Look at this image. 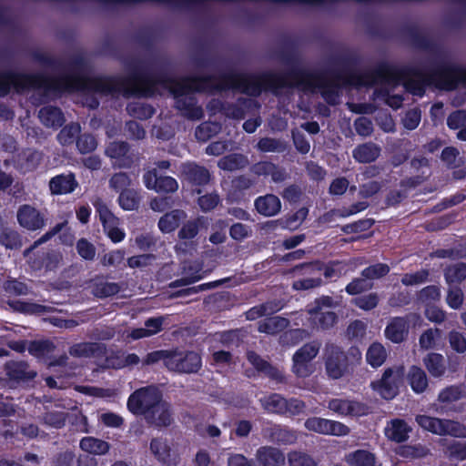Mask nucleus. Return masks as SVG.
<instances>
[{
  "label": "nucleus",
  "instance_id": "nucleus-1",
  "mask_svg": "<svg viewBox=\"0 0 466 466\" xmlns=\"http://www.w3.org/2000/svg\"><path fill=\"white\" fill-rule=\"evenodd\" d=\"M162 85L173 94L176 107L189 119L198 120L203 110L196 104L195 91L211 89H236L250 96H258L268 86L267 76H253L230 73L214 83L210 78L186 77L176 80H158L149 76H136L119 85L116 81L106 77H86L82 76H65L57 79H48L42 76L14 74V88L23 91L30 87H44L56 92L82 90L107 94L123 90L127 95L150 96L158 92Z\"/></svg>",
  "mask_w": 466,
  "mask_h": 466
},
{
  "label": "nucleus",
  "instance_id": "nucleus-2",
  "mask_svg": "<svg viewBox=\"0 0 466 466\" xmlns=\"http://www.w3.org/2000/svg\"><path fill=\"white\" fill-rule=\"evenodd\" d=\"M461 76L459 67L451 64L438 66L432 72H425L420 68H397L386 66L370 79H361L359 85H372L377 81L388 84H402L405 88L415 96H421L426 86H435L441 89H452Z\"/></svg>",
  "mask_w": 466,
  "mask_h": 466
},
{
  "label": "nucleus",
  "instance_id": "nucleus-3",
  "mask_svg": "<svg viewBox=\"0 0 466 466\" xmlns=\"http://www.w3.org/2000/svg\"><path fill=\"white\" fill-rule=\"evenodd\" d=\"M322 361L325 374L330 380H339L348 375L351 363L342 347L333 342H327L322 350Z\"/></svg>",
  "mask_w": 466,
  "mask_h": 466
},
{
  "label": "nucleus",
  "instance_id": "nucleus-4",
  "mask_svg": "<svg viewBox=\"0 0 466 466\" xmlns=\"http://www.w3.org/2000/svg\"><path fill=\"white\" fill-rule=\"evenodd\" d=\"M405 369L403 366H396L385 370L381 379L371 383V387L382 398L393 399L399 391V387L403 381Z\"/></svg>",
  "mask_w": 466,
  "mask_h": 466
},
{
  "label": "nucleus",
  "instance_id": "nucleus-5",
  "mask_svg": "<svg viewBox=\"0 0 466 466\" xmlns=\"http://www.w3.org/2000/svg\"><path fill=\"white\" fill-rule=\"evenodd\" d=\"M161 400V393L156 387H144L137 390L129 396L127 408L134 414L145 416L147 412Z\"/></svg>",
  "mask_w": 466,
  "mask_h": 466
},
{
  "label": "nucleus",
  "instance_id": "nucleus-6",
  "mask_svg": "<svg viewBox=\"0 0 466 466\" xmlns=\"http://www.w3.org/2000/svg\"><path fill=\"white\" fill-rule=\"evenodd\" d=\"M93 205L98 214L105 234L112 242H121L125 238L126 233L123 229L119 228V218L112 213L102 199H96Z\"/></svg>",
  "mask_w": 466,
  "mask_h": 466
},
{
  "label": "nucleus",
  "instance_id": "nucleus-7",
  "mask_svg": "<svg viewBox=\"0 0 466 466\" xmlns=\"http://www.w3.org/2000/svg\"><path fill=\"white\" fill-rule=\"evenodd\" d=\"M320 342L313 340L300 347L292 357V371L299 378L309 377L312 370L309 362L314 360L319 352Z\"/></svg>",
  "mask_w": 466,
  "mask_h": 466
},
{
  "label": "nucleus",
  "instance_id": "nucleus-8",
  "mask_svg": "<svg viewBox=\"0 0 466 466\" xmlns=\"http://www.w3.org/2000/svg\"><path fill=\"white\" fill-rule=\"evenodd\" d=\"M201 357L194 352L170 350L167 360V368L175 372L193 373L201 368Z\"/></svg>",
  "mask_w": 466,
  "mask_h": 466
},
{
  "label": "nucleus",
  "instance_id": "nucleus-9",
  "mask_svg": "<svg viewBox=\"0 0 466 466\" xmlns=\"http://www.w3.org/2000/svg\"><path fill=\"white\" fill-rule=\"evenodd\" d=\"M321 269L322 267L319 262L303 263L295 266L291 272L295 276H305V278L295 280L292 288L295 290H309L321 286V278L315 277L316 273L319 274Z\"/></svg>",
  "mask_w": 466,
  "mask_h": 466
},
{
  "label": "nucleus",
  "instance_id": "nucleus-10",
  "mask_svg": "<svg viewBox=\"0 0 466 466\" xmlns=\"http://www.w3.org/2000/svg\"><path fill=\"white\" fill-rule=\"evenodd\" d=\"M304 427L309 431L321 435L342 437L350 432L347 425L337 420L320 417H310L307 419L304 422Z\"/></svg>",
  "mask_w": 466,
  "mask_h": 466
},
{
  "label": "nucleus",
  "instance_id": "nucleus-11",
  "mask_svg": "<svg viewBox=\"0 0 466 466\" xmlns=\"http://www.w3.org/2000/svg\"><path fill=\"white\" fill-rule=\"evenodd\" d=\"M145 187L157 193H174L178 189L177 181L168 176L158 177L157 169L147 171L143 176Z\"/></svg>",
  "mask_w": 466,
  "mask_h": 466
},
{
  "label": "nucleus",
  "instance_id": "nucleus-12",
  "mask_svg": "<svg viewBox=\"0 0 466 466\" xmlns=\"http://www.w3.org/2000/svg\"><path fill=\"white\" fill-rule=\"evenodd\" d=\"M18 224L30 231L42 229L46 225L45 216L31 205H22L16 214Z\"/></svg>",
  "mask_w": 466,
  "mask_h": 466
},
{
  "label": "nucleus",
  "instance_id": "nucleus-13",
  "mask_svg": "<svg viewBox=\"0 0 466 466\" xmlns=\"http://www.w3.org/2000/svg\"><path fill=\"white\" fill-rule=\"evenodd\" d=\"M145 420L148 424L156 428L168 427L173 422L170 405L161 400L147 412Z\"/></svg>",
  "mask_w": 466,
  "mask_h": 466
},
{
  "label": "nucleus",
  "instance_id": "nucleus-14",
  "mask_svg": "<svg viewBox=\"0 0 466 466\" xmlns=\"http://www.w3.org/2000/svg\"><path fill=\"white\" fill-rule=\"evenodd\" d=\"M129 147L126 142L114 141L107 145L105 154L112 160L114 167L128 168L133 163L132 157L128 155Z\"/></svg>",
  "mask_w": 466,
  "mask_h": 466
},
{
  "label": "nucleus",
  "instance_id": "nucleus-15",
  "mask_svg": "<svg viewBox=\"0 0 466 466\" xmlns=\"http://www.w3.org/2000/svg\"><path fill=\"white\" fill-rule=\"evenodd\" d=\"M328 408L342 416H362L366 414L368 410L366 405L362 403L338 399L329 400Z\"/></svg>",
  "mask_w": 466,
  "mask_h": 466
},
{
  "label": "nucleus",
  "instance_id": "nucleus-16",
  "mask_svg": "<svg viewBox=\"0 0 466 466\" xmlns=\"http://www.w3.org/2000/svg\"><path fill=\"white\" fill-rule=\"evenodd\" d=\"M409 333V320L403 317L392 318L385 328V337L393 343L402 342Z\"/></svg>",
  "mask_w": 466,
  "mask_h": 466
},
{
  "label": "nucleus",
  "instance_id": "nucleus-17",
  "mask_svg": "<svg viewBox=\"0 0 466 466\" xmlns=\"http://www.w3.org/2000/svg\"><path fill=\"white\" fill-rule=\"evenodd\" d=\"M258 466H283L285 455L278 448L272 446H262L255 454Z\"/></svg>",
  "mask_w": 466,
  "mask_h": 466
},
{
  "label": "nucleus",
  "instance_id": "nucleus-18",
  "mask_svg": "<svg viewBox=\"0 0 466 466\" xmlns=\"http://www.w3.org/2000/svg\"><path fill=\"white\" fill-rule=\"evenodd\" d=\"M77 187L78 182L73 173L57 175L49 181V189L53 195L69 194Z\"/></svg>",
  "mask_w": 466,
  "mask_h": 466
},
{
  "label": "nucleus",
  "instance_id": "nucleus-19",
  "mask_svg": "<svg viewBox=\"0 0 466 466\" xmlns=\"http://www.w3.org/2000/svg\"><path fill=\"white\" fill-rule=\"evenodd\" d=\"M362 264L363 260L361 258L350 259L349 261H332L324 267L323 274L326 278H340L354 272Z\"/></svg>",
  "mask_w": 466,
  "mask_h": 466
},
{
  "label": "nucleus",
  "instance_id": "nucleus-20",
  "mask_svg": "<svg viewBox=\"0 0 466 466\" xmlns=\"http://www.w3.org/2000/svg\"><path fill=\"white\" fill-rule=\"evenodd\" d=\"M65 226H66V222L56 224L50 230H48L46 233H45L40 238H38L36 241H35L33 246H31L29 248H27L24 251V256L28 258V263L30 264V266L33 269L37 270L43 267V258H44V253H43L41 256H38L37 258L33 259L31 258V253H32L33 249H35L37 246L51 239L55 235L59 233Z\"/></svg>",
  "mask_w": 466,
  "mask_h": 466
},
{
  "label": "nucleus",
  "instance_id": "nucleus-21",
  "mask_svg": "<svg viewBox=\"0 0 466 466\" xmlns=\"http://www.w3.org/2000/svg\"><path fill=\"white\" fill-rule=\"evenodd\" d=\"M6 375L14 380H29L36 376L25 361H8L5 365Z\"/></svg>",
  "mask_w": 466,
  "mask_h": 466
},
{
  "label": "nucleus",
  "instance_id": "nucleus-22",
  "mask_svg": "<svg viewBox=\"0 0 466 466\" xmlns=\"http://www.w3.org/2000/svg\"><path fill=\"white\" fill-rule=\"evenodd\" d=\"M187 213L182 209H173L164 214L158 220L157 226L162 233L175 231L180 223L187 218Z\"/></svg>",
  "mask_w": 466,
  "mask_h": 466
},
{
  "label": "nucleus",
  "instance_id": "nucleus-23",
  "mask_svg": "<svg viewBox=\"0 0 466 466\" xmlns=\"http://www.w3.org/2000/svg\"><path fill=\"white\" fill-rule=\"evenodd\" d=\"M411 429L400 419L390 420L385 428L386 437L395 442H403L408 440Z\"/></svg>",
  "mask_w": 466,
  "mask_h": 466
},
{
  "label": "nucleus",
  "instance_id": "nucleus-24",
  "mask_svg": "<svg viewBox=\"0 0 466 466\" xmlns=\"http://www.w3.org/2000/svg\"><path fill=\"white\" fill-rule=\"evenodd\" d=\"M255 207L259 214L265 217H272L280 211L281 203L277 196L268 194L258 198L255 201Z\"/></svg>",
  "mask_w": 466,
  "mask_h": 466
},
{
  "label": "nucleus",
  "instance_id": "nucleus-25",
  "mask_svg": "<svg viewBox=\"0 0 466 466\" xmlns=\"http://www.w3.org/2000/svg\"><path fill=\"white\" fill-rule=\"evenodd\" d=\"M41 123L46 127L58 128L65 123V117L60 108L47 106L42 107L38 112Z\"/></svg>",
  "mask_w": 466,
  "mask_h": 466
},
{
  "label": "nucleus",
  "instance_id": "nucleus-26",
  "mask_svg": "<svg viewBox=\"0 0 466 466\" xmlns=\"http://www.w3.org/2000/svg\"><path fill=\"white\" fill-rule=\"evenodd\" d=\"M248 360L258 371H262L266 376L279 382L283 381V374L281 370L271 366L266 360L261 359L257 353L249 351L247 354Z\"/></svg>",
  "mask_w": 466,
  "mask_h": 466
},
{
  "label": "nucleus",
  "instance_id": "nucleus-27",
  "mask_svg": "<svg viewBox=\"0 0 466 466\" xmlns=\"http://www.w3.org/2000/svg\"><path fill=\"white\" fill-rule=\"evenodd\" d=\"M380 151L378 145L368 142L356 147L352 151V157L359 163H370L380 157Z\"/></svg>",
  "mask_w": 466,
  "mask_h": 466
},
{
  "label": "nucleus",
  "instance_id": "nucleus-28",
  "mask_svg": "<svg viewBox=\"0 0 466 466\" xmlns=\"http://www.w3.org/2000/svg\"><path fill=\"white\" fill-rule=\"evenodd\" d=\"M344 461L349 466H378L375 454L362 449L347 453Z\"/></svg>",
  "mask_w": 466,
  "mask_h": 466
},
{
  "label": "nucleus",
  "instance_id": "nucleus-29",
  "mask_svg": "<svg viewBox=\"0 0 466 466\" xmlns=\"http://www.w3.org/2000/svg\"><path fill=\"white\" fill-rule=\"evenodd\" d=\"M42 156L34 150H25L20 153L16 159L15 167L22 173L34 171L40 164Z\"/></svg>",
  "mask_w": 466,
  "mask_h": 466
},
{
  "label": "nucleus",
  "instance_id": "nucleus-30",
  "mask_svg": "<svg viewBox=\"0 0 466 466\" xmlns=\"http://www.w3.org/2000/svg\"><path fill=\"white\" fill-rule=\"evenodd\" d=\"M182 172L188 181L196 185H205L208 183L210 178V174L207 168L194 163L183 165Z\"/></svg>",
  "mask_w": 466,
  "mask_h": 466
},
{
  "label": "nucleus",
  "instance_id": "nucleus-31",
  "mask_svg": "<svg viewBox=\"0 0 466 466\" xmlns=\"http://www.w3.org/2000/svg\"><path fill=\"white\" fill-rule=\"evenodd\" d=\"M309 322L313 329H329L337 322L338 317L333 311H320L316 313H308Z\"/></svg>",
  "mask_w": 466,
  "mask_h": 466
},
{
  "label": "nucleus",
  "instance_id": "nucleus-32",
  "mask_svg": "<svg viewBox=\"0 0 466 466\" xmlns=\"http://www.w3.org/2000/svg\"><path fill=\"white\" fill-rule=\"evenodd\" d=\"M105 352V346L96 342H81L69 349L71 356L87 358L101 355Z\"/></svg>",
  "mask_w": 466,
  "mask_h": 466
},
{
  "label": "nucleus",
  "instance_id": "nucleus-33",
  "mask_svg": "<svg viewBox=\"0 0 466 466\" xmlns=\"http://www.w3.org/2000/svg\"><path fill=\"white\" fill-rule=\"evenodd\" d=\"M80 449L92 455L102 456L110 450V444L95 437H84L79 443Z\"/></svg>",
  "mask_w": 466,
  "mask_h": 466
},
{
  "label": "nucleus",
  "instance_id": "nucleus-34",
  "mask_svg": "<svg viewBox=\"0 0 466 466\" xmlns=\"http://www.w3.org/2000/svg\"><path fill=\"white\" fill-rule=\"evenodd\" d=\"M248 164L249 161L248 157L238 153H233L223 157L218 162V167L227 171L242 169L248 167Z\"/></svg>",
  "mask_w": 466,
  "mask_h": 466
},
{
  "label": "nucleus",
  "instance_id": "nucleus-35",
  "mask_svg": "<svg viewBox=\"0 0 466 466\" xmlns=\"http://www.w3.org/2000/svg\"><path fill=\"white\" fill-rule=\"evenodd\" d=\"M407 380L412 390L416 393L423 392L428 387L427 375L425 371L418 366L413 365L410 368Z\"/></svg>",
  "mask_w": 466,
  "mask_h": 466
},
{
  "label": "nucleus",
  "instance_id": "nucleus-36",
  "mask_svg": "<svg viewBox=\"0 0 466 466\" xmlns=\"http://www.w3.org/2000/svg\"><path fill=\"white\" fill-rule=\"evenodd\" d=\"M150 450L158 461L168 466L177 464L176 458L171 459L170 448L163 439H153L150 442Z\"/></svg>",
  "mask_w": 466,
  "mask_h": 466
},
{
  "label": "nucleus",
  "instance_id": "nucleus-37",
  "mask_svg": "<svg viewBox=\"0 0 466 466\" xmlns=\"http://www.w3.org/2000/svg\"><path fill=\"white\" fill-rule=\"evenodd\" d=\"M423 364L430 374L436 378L443 376L446 371L444 357L440 353L431 352L427 354L423 359Z\"/></svg>",
  "mask_w": 466,
  "mask_h": 466
},
{
  "label": "nucleus",
  "instance_id": "nucleus-38",
  "mask_svg": "<svg viewBox=\"0 0 466 466\" xmlns=\"http://www.w3.org/2000/svg\"><path fill=\"white\" fill-rule=\"evenodd\" d=\"M466 398V386L451 385L441 390L438 395V400L445 405L451 404Z\"/></svg>",
  "mask_w": 466,
  "mask_h": 466
},
{
  "label": "nucleus",
  "instance_id": "nucleus-39",
  "mask_svg": "<svg viewBox=\"0 0 466 466\" xmlns=\"http://www.w3.org/2000/svg\"><path fill=\"white\" fill-rule=\"evenodd\" d=\"M289 324L288 319L276 316L266 319L258 323V331L267 334H276L285 329Z\"/></svg>",
  "mask_w": 466,
  "mask_h": 466
},
{
  "label": "nucleus",
  "instance_id": "nucleus-40",
  "mask_svg": "<svg viewBox=\"0 0 466 466\" xmlns=\"http://www.w3.org/2000/svg\"><path fill=\"white\" fill-rule=\"evenodd\" d=\"M262 408L270 413H285L286 399L278 393H272L259 399Z\"/></svg>",
  "mask_w": 466,
  "mask_h": 466
},
{
  "label": "nucleus",
  "instance_id": "nucleus-41",
  "mask_svg": "<svg viewBox=\"0 0 466 466\" xmlns=\"http://www.w3.org/2000/svg\"><path fill=\"white\" fill-rule=\"evenodd\" d=\"M120 291V286L116 282H109L102 279L94 280L93 294L97 298H106L114 296Z\"/></svg>",
  "mask_w": 466,
  "mask_h": 466
},
{
  "label": "nucleus",
  "instance_id": "nucleus-42",
  "mask_svg": "<svg viewBox=\"0 0 466 466\" xmlns=\"http://www.w3.org/2000/svg\"><path fill=\"white\" fill-rule=\"evenodd\" d=\"M387 356V350L384 346L379 342H374L367 350L366 360L370 365L377 368L385 362Z\"/></svg>",
  "mask_w": 466,
  "mask_h": 466
},
{
  "label": "nucleus",
  "instance_id": "nucleus-43",
  "mask_svg": "<svg viewBox=\"0 0 466 466\" xmlns=\"http://www.w3.org/2000/svg\"><path fill=\"white\" fill-rule=\"evenodd\" d=\"M204 223L203 218H198L196 219L188 220L183 224L177 233V237L180 240L187 241L196 238L198 234L200 227Z\"/></svg>",
  "mask_w": 466,
  "mask_h": 466
},
{
  "label": "nucleus",
  "instance_id": "nucleus-44",
  "mask_svg": "<svg viewBox=\"0 0 466 466\" xmlns=\"http://www.w3.org/2000/svg\"><path fill=\"white\" fill-rule=\"evenodd\" d=\"M417 423L427 431L431 432L435 435L441 436L442 432V420L436 417H431L428 415H417L416 416Z\"/></svg>",
  "mask_w": 466,
  "mask_h": 466
},
{
  "label": "nucleus",
  "instance_id": "nucleus-45",
  "mask_svg": "<svg viewBox=\"0 0 466 466\" xmlns=\"http://www.w3.org/2000/svg\"><path fill=\"white\" fill-rule=\"evenodd\" d=\"M138 193L132 188L122 191L118 197V204L125 210H136L139 207Z\"/></svg>",
  "mask_w": 466,
  "mask_h": 466
},
{
  "label": "nucleus",
  "instance_id": "nucleus-46",
  "mask_svg": "<svg viewBox=\"0 0 466 466\" xmlns=\"http://www.w3.org/2000/svg\"><path fill=\"white\" fill-rule=\"evenodd\" d=\"M441 436L449 435L454 438H466V426L452 420H442Z\"/></svg>",
  "mask_w": 466,
  "mask_h": 466
},
{
  "label": "nucleus",
  "instance_id": "nucleus-47",
  "mask_svg": "<svg viewBox=\"0 0 466 466\" xmlns=\"http://www.w3.org/2000/svg\"><path fill=\"white\" fill-rule=\"evenodd\" d=\"M221 130V126L216 122H204L196 129L195 136L199 141H207Z\"/></svg>",
  "mask_w": 466,
  "mask_h": 466
},
{
  "label": "nucleus",
  "instance_id": "nucleus-48",
  "mask_svg": "<svg viewBox=\"0 0 466 466\" xmlns=\"http://www.w3.org/2000/svg\"><path fill=\"white\" fill-rule=\"evenodd\" d=\"M444 276L449 284L461 282L466 279V264L456 263L448 267L445 269Z\"/></svg>",
  "mask_w": 466,
  "mask_h": 466
},
{
  "label": "nucleus",
  "instance_id": "nucleus-49",
  "mask_svg": "<svg viewBox=\"0 0 466 466\" xmlns=\"http://www.w3.org/2000/svg\"><path fill=\"white\" fill-rule=\"evenodd\" d=\"M131 182L132 180L127 173L117 172L109 178L108 185L112 190L120 194L122 191L129 189Z\"/></svg>",
  "mask_w": 466,
  "mask_h": 466
},
{
  "label": "nucleus",
  "instance_id": "nucleus-50",
  "mask_svg": "<svg viewBox=\"0 0 466 466\" xmlns=\"http://www.w3.org/2000/svg\"><path fill=\"white\" fill-rule=\"evenodd\" d=\"M373 288V282L369 281L365 277L353 279L345 288L349 295H359Z\"/></svg>",
  "mask_w": 466,
  "mask_h": 466
},
{
  "label": "nucleus",
  "instance_id": "nucleus-51",
  "mask_svg": "<svg viewBox=\"0 0 466 466\" xmlns=\"http://www.w3.org/2000/svg\"><path fill=\"white\" fill-rule=\"evenodd\" d=\"M10 306L15 310L26 314H40L49 309V308L40 304L25 302L21 300L12 301L10 303Z\"/></svg>",
  "mask_w": 466,
  "mask_h": 466
},
{
  "label": "nucleus",
  "instance_id": "nucleus-52",
  "mask_svg": "<svg viewBox=\"0 0 466 466\" xmlns=\"http://www.w3.org/2000/svg\"><path fill=\"white\" fill-rule=\"evenodd\" d=\"M441 331L439 329H428L419 338L420 349L428 350L433 349L437 339L441 337Z\"/></svg>",
  "mask_w": 466,
  "mask_h": 466
},
{
  "label": "nucleus",
  "instance_id": "nucleus-53",
  "mask_svg": "<svg viewBox=\"0 0 466 466\" xmlns=\"http://www.w3.org/2000/svg\"><path fill=\"white\" fill-rule=\"evenodd\" d=\"M0 244L10 249L18 248L22 246L19 234L10 228H4L1 231Z\"/></svg>",
  "mask_w": 466,
  "mask_h": 466
},
{
  "label": "nucleus",
  "instance_id": "nucleus-54",
  "mask_svg": "<svg viewBox=\"0 0 466 466\" xmlns=\"http://www.w3.org/2000/svg\"><path fill=\"white\" fill-rule=\"evenodd\" d=\"M390 272V267L385 263H377L371 265L361 271V276L369 281L380 279Z\"/></svg>",
  "mask_w": 466,
  "mask_h": 466
},
{
  "label": "nucleus",
  "instance_id": "nucleus-55",
  "mask_svg": "<svg viewBox=\"0 0 466 466\" xmlns=\"http://www.w3.org/2000/svg\"><path fill=\"white\" fill-rule=\"evenodd\" d=\"M81 127L76 123L66 126L57 135V140L63 146L70 145L75 137L80 133Z\"/></svg>",
  "mask_w": 466,
  "mask_h": 466
},
{
  "label": "nucleus",
  "instance_id": "nucleus-56",
  "mask_svg": "<svg viewBox=\"0 0 466 466\" xmlns=\"http://www.w3.org/2000/svg\"><path fill=\"white\" fill-rule=\"evenodd\" d=\"M380 301V297L377 293L371 292L367 295L360 296L352 300V303L360 309L369 311L375 309Z\"/></svg>",
  "mask_w": 466,
  "mask_h": 466
},
{
  "label": "nucleus",
  "instance_id": "nucleus-57",
  "mask_svg": "<svg viewBox=\"0 0 466 466\" xmlns=\"http://www.w3.org/2000/svg\"><path fill=\"white\" fill-rule=\"evenodd\" d=\"M127 110L130 116L139 119H147L155 113L152 106L142 103H131L127 106Z\"/></svg>",
  "mask_w": 466,
  "mask_h": 466
},
{
  "label": "nucleus",
  "instance_id": "nucleus-58",
  "mask_svg": "<svg viewBox=\"0 0 466 466\" xmlns=\"http://www.w3.org/2000/svg\"><path fill=\"white\" fill-rule=\"evenodd\" d=\"M429 453L430 450L421 444L405 445L400 450V455L407 459H420Z\"/></svg>",
  "mask_w": 466,
  "mask_h": 466
},
{
  "label": "nucleus",
  "instance_id": "nucleus-59",
  "mask_svg": "<svg viewBox=\"0 0 466 466\" xmlns=\"http://www.w3.org/2000/svg\"><path fill=\"white\" fill-rule=\"evenodd\" d=\"M289 466H317L315 460L308 453L302 451H291L288 455Z\"/></svg>",
  "mask_w": 466,
  "mask_h": 466
},
{
  "label": "nucleus",
  "instance_id": "nucleus-60",
  "mask_svg": "<svg viewBox=\"0 0 466 466\" xmlns=\"http://www.w3.org/2000/svg\"><path fill=\"white\" fill-rule=\"evenodd\" d=\"M78 255L85 260L92 261L96 258V248L95 245L86 238H80L76 245Z\"/></svg>",
  "mask_w": 466,
  "mask_h": 466
},
{
  "label": "nucleus",
  "instance_id": "nucleus-61",
  "mask_svg": "<svg viewBox=\"0 0 466 466\" xmlns=\"http://www.w3.org/2000/svg\"><path fill=\"white\" fill-rule=\"evenodd\" d=\"M66 414L62 411H47L43 415L42 421L44 424L56 428L61 429L66 425Z\"/></svg>",
  "mask_w": 466,
  "mask_h": 466
},
{
  "label": "nucleus",
  "instance_id": "nucleus-62",
  "mask_svg": "<svg viewBox=\"0 0 466 466\" xmlns=\"http://www.w3.org/2000/svg\"><path fill=\"white\" fill-rule=\"evenodd\" d=\"M279 309V308L272 303L261 304L248 310L246 312V317L249 320H255L262 316L272 314Z\"/></svg>",
  "mask_w": 466,
  "mask_h": 466
},
{
  "label": "nucleus",
  "instance_id": "nucleus-63",
  "mask_svg": "<svg viewBox=\"0 0 466 466\" xmlns=\"http://www.w3.org/2000/svg\"><path fill=\"white\" fill-rule=\"evenodd\" d=\"M445 453L452 459L459 461L466 460V442L452 441L447 444Z\"/></svg>",
  "mask_w": 466,
  "mask_h": 466
},
{
  "label": "nucleus",
  "instance_id": "nucleus-64",
  "mask_svg": "<svg viewBox=\"0 0 466 466\" xmlns=\"http://www.w3.org/2000/svg\"><path fill=\"white\" fill-rule=\"evenodd\" d=\"M448 339L450 346L457 353L462 354L466 352V338L461 332L458 330L450 331Z\"/></svg>",
  "mask_w": 466,
  "mask_h": 466
}]
</instances>
